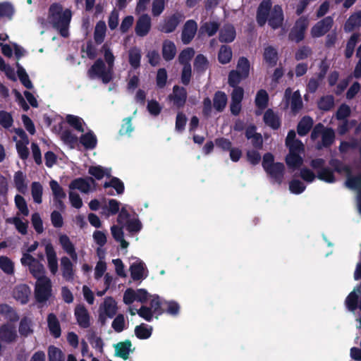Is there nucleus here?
Wrapping results in <instances>:
<instances>
[{
	"label": "nucleus",
	"mask_w": 361,
	"mask_h": 361,
	"mask_svg": "<svg viewBox=\"0 0 361 361\" xmlns=\"http://www.w3.org/2000/svg\"><path fill=\"white\" fill-rule=\"evenodd\" d=\"M283 20V13L281 7L279 5L272 6L270 0H263L257 10V21L261 26L268 21L273 29L279 27Z\"/></svg>",
	"instance_id": "nucleus-1"
},
{
	"label": "nucleus",
	"mask_w": 361,
	"mask_h": 361,
	"mask_svg": "<svg viewBox=\"0 0 361 361\" xmlns=\"http://www.w3.org/2000/svg\"><path fill=\"white\" fill-rule=\"evenodd\" d=\"M71 17V11L68 8L63 9L60 4H53L49 8V22L64 37L68 35V27Z\"/></svg>",
	"instance_id": "nucleus-2"
},
{
	"label": "nucleus",
	"mask_w": 361,
	"mask_h": 361,
	"mask_svg": "<svg viewBox=\"0 0 361 361\" xmlns=\"http://www.w3.org/2000/svg\"><path fill=\"white\" fill-rule=\"evenodd\" d=\"M251 69L250 63L245 57H240L238 60L236 69L231 71L228 74V82L231 87H235L242 80L248 78Z\"/></svg>",
	"instance_id": "nucleus-3"
},
{
	"label": "nucleus",
	"mask_w": 361,
	"mask_h": 361,
	"mask_svg": "<svg viewBox=\"0 0 361 361\" xmlns=\"http://www.w3.org/2000/svg\"><path fill=\"white\" fill-rule=\"evenodd\" d=\"M91 78H99L104 83L110 82L113 76V68H110L102 59H98L88 71Z\"/></svg>",
	"instance_id": "nucleus-4"
},
{
	"label": "nucleus",
	"mask_w": 361,
	"mask_h": 361,
	"mask_svg": "<svg viewBox=\"0 0 361 361\" xmlns=\"http://www.w3.org/2000/svg\"><path fill=\"white\" fill-rule=\"evenodd\" d=\"M337 170L341 173L343 172L346 174V186L350 189L356 190L357 192V206L361 214V176L357 177L350 176V171L349 167L346 166H342L340 168H338Z\"/></svg>",
	"instance_id": "nucleus-5"
},
{
	"label": "nucleus",
	"mask_w": 361,
	"mask_h": 361,
	"mask_svg": "<svg viewBox=\"0 0 361 361\" xmlns=\"http://www.w3.org/2000/svg\"><path fill=\"white\" fill-rule=\"evenodd\" d=\"M16 135L13 139L16 142V149L19 157L22 159H26L29 156V150L27 145L29 143V140L23 131L20 128L15 129Z\"/></svg>",
	"instance_id": "nucleus-6"
},
{
	"label": "nucleus",
	"mask_w": 361,
	"mask_h": 361,
	"mask_svg": "<svg viewBox=\"0 0 361 361\" xmlns=\"http://www.w3.org/2000/svg\"><path fill=\"white\" fill-rule=\"evenodd\" d=\"M20 262L23 266L28 267L30 273L37 280L46 277L44 276L45 270L43 264L35 257H21Z\"/></svg>",
	"instance_id": "nucleus-7"
},
{
	"label": "nucleus",
	"mask_w": 361,
	"mask_h": 361,
	"mask_svg": "<svg viewBox=\"0 0 361 361\" xmlns=\"http://www.w3.org/2000/svg\"><path fill=\"white\" fill-rule=\"evenodd\" d=\"M51 281L48 277L37 280L35 285V297L39 302L47 300L51 296Z\"/></svg>",
	"instance_id": "nucleus-8"
},
{
	"label": "nucleus",
	"mask_w": 361,
	"mask_h": 361,
	"mask_svg": "<svg viewBox=\"0 0 361 361\" xmlns=\"http://www.w3.org/2000/svg\"><path fill=\"white\" fill-rule=\"evenodd\" d=\"M117 311L116 301L112 298H106L99 307V319L105 322L107 318L113 317Z\"/></svg>",
	"instance_id": "nucleus-9"
},
{
	"label": "nucleus",
	"mask_w": 361,
	"mask_h": 361,
	"mask_svg": "<svg viewBox=\"0 0 361 361\" xmlns=\"http://www.w3.org/2000/svg\"><path fill=\"white\" fill-rule=\"evenodd\" d=\"M284 99L286 106H290L293 113L298 112L302 108V102L298 91H295L292 94L291 89L287 88L285 91Z\"/></svg>",
	"instance_id": "nucleus-10"
},
{
	"label": "nucleus",
	"mask_w": 361,
	"mask_h": 361,
	"mask_svg": "<svg viewBox=\"0 0 361 361\" xmlns=\"http://www.w3.org/2000/svg\"><path fill=\"white\" fill-rule=\"evenodd\" d=\"M320 135L322 137L324 146L331 145L334 140V132L333 130L329 128L325 129L322 125L318 124L314 127L311 134V138L316 140Z\"/></svg>",
	"instance_id": "nucleus-11"
},
{
	"label": "nucleus",
	"mask_w": 361,
	"mask_h": 361,
	"mask_svg": "<svg viewBox=\"0 0 361 361\" xmlns=\"http://www.w3.org/2000/svg\"><path fill=\"white\" fill-rule=\"evenodd\" d=\"M147 299L148 293L144 289L134 290L131 288H128L126 290L123 295V302L127 305H130L134 301L145 302Z\"/></svg>",
	"instance_id": "nucleus-12"
},
{
	"label": "nucleus",
	"mask_w": 361,
	"mask_h": 361,
	"mask_svg": "<svg viewBox=\"0 0 361 361\" xmlns=\"http://www.w3.org/2000/svg\"><path fill=\"white\" fill-rule=\"evenodd\" d=\"M333 18L326 17L317 23L311 29V35L317 38L324 35L332 27Z\"/></svg>",
	"instance_id": "nucleus-13"
},
{
	"label": "nucleus",
	"mask_w": 361,
	"mask_h": 361,
	"mask_svg": "<svg viewBox=\"0 0 361 361\" xmlns=\"http://www.w3.org/2000/svg\"><path fill=\"white\" fill-rule=\"evenodd\" d=\"M95 188V183L94 180L91 178H78L74 180L70 184V189L72 190H79L82 192L87 193L89 192Z\"/></svg>",
	"instance_id": "nucleus-14"
},
{
	"label": "nucleus",
	"mask_w": 361,
	"mask_h": 361,
	"mask_svg": "<svg viewBox=\"0 0 361 361\" xmlns=\"http://www.w3.org/2000/svg\"><path fill=\"white\" fill-rule=\"evenodd\" d=\"M286 145L289 149V153L300 154L304 152V145L300 140L295 139V133L293 130L288 133Z\"/></svg>",
	"instance_id": "nucleus-15"
},
{
	"label": "nucleus",
	"mask_w": 361,
	"mask_h": 361,
	"mask_svg": "<svg viewBox=\"0 0 361 361\" xmlns=\"http://www.w3.org/2000/svg\"><path fill=\"white\" fill-rule=\"evenodd\" d=\"M345 304L349 310L353 312L357 307L361 310V287H357L348 295Z\"/></svg>",
	"instance_id": "nucleus-16"
},
{
	"label": "nucleus",
	"mask_w": 361,
	"mask_h": 361,
	"mask_svg": "<svg viewBox=\"0 0 361 361\" xmlns=\"http://www.w3.org/2000/svg\"><path fill=\"white\" fill-rule=\"evenodd\" d=\"M45 253L47 259L48 267L51 274H56L58 271V260L56 252L50 243L45 245Z\"/></svg>",
	"instance_id": "nucleus-17"
},
{
	"label": "nucleus",
	"mask_w": 361,
	"mask_h": 361,
	"mask_svg": "<svg viewBox=\"0 0 361 361\" xmlns=\"http://www.w3.org/2000/svg\"><path fill=\"white\" fill-rule=\"evenodd\" d=\"M18 337L15 326L11 324H6L0 327V339L6 343H11Z\"/></svg>",
	"instance_id": "nucleus-18"
},
{
	"label": "nucleus",
	"mask_w": 361,
	"mask_h": 361,
	"mask_svg": "<svg viewBox=\"0 0 361 361\" xmlns=\"http://www.w3.org/2000/svg\"><path fill=\"white\" fill-rule=\"evenodd\" d=\"M59 240L63 250L70 255L73 261L76 262L78 260V255L75 246L71 241L69 237L65 234H60Z\"/></svg>",
	"instance_id": "nucleus-19"
},
{
	"label": "nucleus",
	"mask_w": 361,
	"mask_h": 361,
	"mask_svg": "<svg viewBox=\"0 0 361 361\" xmlns=\"http://www.w3.org/2000/svg\"><path fill=\"white\" fill-rule=\"evenodd\" d=\"M151 28V18L147 15H142L137 20L135 26V32L137 35L145 36Z\"/></svg>",
	"instance_id": "nucleus-20"
},
{
	"label": "nucleus",
	"mask_w": 361,
	"mask_h": 361,
	"mask_svg": "<svg viewBox=\"0 0 361 361\" xmlns=\"http://www.w3.org/2000/svg\"><path fill=\"white\" fill-rule=\"evenodd\" d=\"M197 25L194 20H188L183 27L182 32V41L184 44H188L194 37Z\"/></svg>",
	"instance_id": "nucleus-21"
},
{
	"label": "nucleus",
	"mask_w": 361,
	"mask_h": 361,
	"mask_svg": "<svg viewBox=\"0 0 361 361\" xmlns=\"http://www.w3.org/2000/svg\"><path fill=\"white\" fill-rule=\"evenodd\" d=\"M115 355L124 360L129 357V355L133 353L131 342L126 340L123 342H120L114 345Z\"/></svg>",
	"instance_id": "nucleus-22"
},
{
	"label": "nucleus",
	"mask_w": 361,
	"mask_h": 361,
	"mask_svg": "<svg viewBox=\"0 0 361 361\" xmlns=\"http://www.w3.org/2000/svg\"><path fill=\"white\" fill-rule=\"evenodd\" d=\"M61 267L63 277L66 281H72L74 278L73 264L68 257H61Z\"/></svg>",
	"instance_id": "nucleus-23"
},
{
	"label": "nucleus",
	"mask_w": 361,
	"mask_h": 361,
	"mask_svg": "<svg viewBox=\"0 0 361 361\" xmlns=\"http://www.w3.org/2000/svg\"><path fill=\"white\" fill-rule=\"evenodd\" d=\"M75 315L76 317L78 324L83 328H86L90 325V315L87 309L82 305H78L75 310Z\"/></svg>",
	"instance_id": "nucleus-24"
},
{
	"label": "nucleus",
	"mask_w": 361,
	"mask_h": 361,
	"mask_svg": "<svg viewBox=\"0 0 361 361\" xmlns=\"http://www.w3.org/2000/svg\"><path fill=\"white\" fill-rule=\"evenodd\" d=\"M182 19L183 16L181 14L177 13L173 15L165 20L163 25L161 26V30L166 33L173 32Z\"/></svg>",
	"instance_id": "nucleus-25"
},
{
	"label": "nucleus",
	"mask_w": 361,
	"mask_h": 361,
	"mask_svg": "<svg viewBox=\"0 0 361 361\" xmlns=\"http://www.w3.org/2000/svg\"><path fill=\"white\" fill-rule=\"evenodd\" d=\"M169 97L173 101L174 105L178 107L182 106L184 105L186 100V91L183 87L175 86L173 87V94Z\"/></svg>",
	"instance_id": "nucleus-26"
},
{
	"label": "nucleus",
	"mask_w": 361,
	"mask_h": 361,
	"mask_svg": "<svg viewBox=\"0 0 361 361\" xmlns=\"http://www.w3.org/2000/svg\"><path fill=\"white\" fill-rule=\"evenodd\" d=\"M235 30L231 25H225L219 32V40L222 42H231L235 38Z\"/></svg>",
	"instance_id": "nucleus-27"
},
{
	"label": "nucleus",
	"mask_w": 361,
	"mask_h": 361,
	"mask_svg": "<svg viewBox=\"0 0 361 361\" xmlns=\"http://www.w3.org/2000/svg\"><path fill=\"white\" fill-rule=\"evenodd\" d=\"M18 331L21 336L27 337L34 332V324L31 319L23 317L19 324Z\"/></svg>",
	"instance_id": "nucleus-28"
},
{
	"label": "nucleus",
	"mask_w": 361,
	"mask_h": 361,
	"mask_svg": "<svg viewBox=\"0 0 361 361\" xmlns=\"http://www.w3.org/2000/svg\"><path fill=\"white\" fill-rule=\"evenodd\" d=\"M122 226L114 225L111 227V233L116 241L120 243L122 248H127L128 243L124 239V233Z\"/></svg>",
	"instance_id": "nucleus-29"
},
{
	"label": "nucleus",
	"mask_w": 361,
	"mask_h": 361,
	"mask_svg": "<svg viewBox=\"0 0 361 361\" xmlns=\"http://www.w3.org/2000/svg\"><path fill=\"white\" fill-rule=\"evenodd\" d=\"M130 272L132 278L134 280H139L145 276V264L140 260H136V262H133L130 267Z\"/></svg>",
	"instance_id": "nucleus-30"
},
{
	"label": "nucleus",
	"mask_w": 361,
	"mask_h": 361,
	"mask_svg": "<svg viewBox=\"0 0 361 361\" xmlns=\"http://www.w3.org/2000/svg\"><path fill=\"white\" fill-rule=\"evenodd\" d=\"M361 25V11L353 13L349 17L344 25L346 32H351Z\"/></svg>",
	"instance_id": "nucleus-31"
},
{
	"label": "nucleus",
	"mask_w": 361,
	"mask_h": 361,
	"mask_svg": "<svg viewBox=\"0 0 361 361\" xmlns=\"http://www.w3.org/2000/svg\"><path fill=\"white\" fill-rule=\"evenodd\" d=\"M30 295V289L26 285L18 286L14 290V297L22 304H25L28 301Z\"/></svg>",
	"instance_id": "nucleus-32"
},
{
	"label": "nucleus",
	"mask_w": 361,
	"mask_h": 361,
	"mask_svg": "<svg viewBox=\"0 0 361 361\" xmlns=\"http://www.w3.org/2000/svg\"><path fill=\"white\" fill-rule=\"evenodd\" d=\"M14 184L16 189L22 192L25 193L27 189V183L26 180V176L21 171H17L14 175Z\"/></svg>",
	"instance_id": "nucleus-33"
},
{
	"label": "nucleus",
	"mask_w": 361,
	"mask_h": 361,
	"mask_svg": "<svg viewBox=\"0 0 361 361\" xmlns=\"http://www.w3.org/2000/svg\"><path fill=\"white\" fill-rule=\"evenodd\" d=\"M6 222L13 224L16 229L22 235H25L27 233L28 227V222L27 221H23L17 216L7 219Z\"/></svg>",
	"instance_id": "nucleus-34"
},
{
	"label": "nucleus",
	"mask_w": 361,
	"mask_h": 361,
	"mask_svg": "<svg viewBox=\"0 0 361 361\" xmlns=\"http://www.w3.org/2000/svg\"><path fill=\"white\" fill-rule=\"evenodd\" d=\"M176 53V48L173 42L171 41H164L162 47L163 57L166 61L173 59Z\"/></svg>",
	"instance_id": "nucleus-35"
},
{
	"label": "nucleus",
	"mask_w": 361,
	"mask_h": 361,
	"mask_svg": "<svg viewBox=\"0 0 361 361\" xmlns=\"http://www.w3.org/2000/svg\"><path fill=\"white\" fill-rule=\"evenodd\" d=\"M106 32V23L104 21H99L94 28V39L98 44H101L104 40Z\"/></svg>",
	"instance_id": "nucleus-36"
},
{
	"label": "nucleus",
	"mask_w": 361,
	"mask_h": 361,
	"mask_svg": "<svg viewBox=\"0 0 361 361\" xmlns=\"http://www.w3.org/2000/svg\"><path fill=\"white\" fill-rule=\"evenodd\" d=\"M48 326L51 334L56 338L61 335V328L59 322L53 314H49L47 318Z\"/></svg>",
	"instance_id": "nucleus-37"
},
{
	"label": "nucleus",
	"mask_w": 361,
	"mask_h": 361,
	"mask_svg": "<svg viewBox=\"0 0 361 361\" xmlns=\"http://www.w3.org/2000/svg\"><path fill=\"white\" fill-rule=\"evenodd\" d=\"M264 121L267 126L273 129H276L280 126L279 117L271 109L267 110L264 113Z\"/></svg>",
	"instance_id": "nucleus-38"
},
{
	"label": "nucleus",
	"mask_w": 361,
	"mask_h": 361,
	"mask_svg": "<svg viewBox=\"0 0 361 361\" xmlns=\"http://www.w3.org/2000/svg\"><path fill=\"white\" fill-rule=\"evenodd\" d=\"M284 171V166L281 163H276L271 165V167L267 171L273 178L280 183L281 181Z\"/></svg>",
	"instance_id": "nucleus-39"
},
{
	"label": "nucleus",
	"mask_w": 361,
	"mask_h": 361,
	"mask_svg": "<svg viewBox=\"0 0 361 361\" xmlns=\"http://www.w3.org/2000/svg\"><path fill=\"white\" fill-rule=\"evenodd\" d=\"M141 51L137 47H133L128 51V60L132 67L137 68L140 66Z\"/></svg>",
	"instance_id": "nucleus-40"
},
{
	"label": "nucleus",
	"mask_w": 361,
	"mask_h": 361,
	"mask_svg": "<svg viewBox=\"0 0 361 361\" xmlns=\"http://www.w3.org/2000/svg\"><path fill=\"white\" fill-rule=\"evenodd\" d=\"M152 327L145 324L137 326L135 328V334L140 339H147L152 335Z\"/></svg>",
	"instance_id": "nucleus-41"
},
{
	"label": "nucleus",
	"mask_w": 361,
	"mask_h": 361,
	"mask_svg": "<svg viewBox=\"0 0 361 361\" xmlns=\"http://www.w3.org/2000/svg\"><path fill=\"white\" fill-rule=\"evenodd\" d=\"M80 142L86 149H93L97 145V137L92 132H88L80 137Z\"/></svg>",
	"instance_id": "nucleus-42"
},
{
	"label": "nucleus",
	"mask_w": 361,
	"mask_h": 361,
	"mask_svg": "<svg viewBox=\"0 0 361 361\" xmlns=\"http://www.w3.org/2000/svg\"><path fill=\"white\" fill-rule=\"evenodd\" d=\"M231 49L226 45L221 46L218 54V60L219 63L222 64H226L231 61Z\"/></svg>",
	"instance_id": "nucleus-43"
},
{
	"label": "nucleus",
	"mask_w": 361,
	"mask_h": 361,
	"mask_svg": "<svg viewBox=\"0 0 361 361\" xmlns=\"http://www.w3.org/2000/svg\"><path fill=\"white\" fill-rule=\"evenodd\" d=\"M227 96L224 92H218L214 97V106L219 111H221L226 106Z\"/></svg>",
	"instance_id": "nucleus-44"
},
{
	"label": "nucleus",
	"mask_w": 361,
	"mask_h": 361,
	"mask_svg": "<svg viewBox=\"0 0 361 361\" xmlns=\"http://www.w3.org/2000/svg\"><path fill=\"white\" fill-rule=\"evenodd\" d=\"M286 161L288 167L295 169L302 165L303 160L300 154L297 153H288Z\"/></svg>",
	"instance_id": "nucleus-45"
},
{
	"label": "nucleus",
	"mask_w": 361,
	"mask_h": 361,
	"mask_svg": "<svg viewBox=\"0 0 361 361\" xmlns=\"http://www.w3.org/2000/svg\"><path fill=\"white\" fill-rule=\"evenodd\" d=\"M313 125V121L311 118L305 116L298 123V133L303 136L306 135Z\"/></svg>",
	"instance_id": "nucleus-46"
},
{
	"label": "nucleus",
	"mask_w": 361,
	"mask_h": 361,
	"mask_svg": "<svg viewBox=\"0 0 361 361\" xmlns=\"http://www.w3.org/2000/svg\"><path fill=\"white\" fill-rule=\"evenodd\" d=\"M49 185L55 199L57 200L61 204V200L66 197V193L63 188L59 185L58 182L54 180L50 181Z\"/></svg>",
	"instance_id": "nucleus-47"
},
{
	"label": "nucleus",
	"mask_w": 361,
	"mask_h": 361,
	"mask_svg": "<svg viewBox=\"0 0 361 361\" xmlns=\"http://www.w3.org/2000/svg\"><path fill=\"white\" fill-rule=\"evenodd\" d=\"M0 269L6 274H13L14 263L6 256H0Z\"/></svg>",
	"instance_id": "nucleus-48"
},
{
	"label": "nucleus",
	"mask_w": 361,
	"mask_h": 361,
	"mask_svg": "<svg viewBox=\"0 0 361 361\" xmlns=\"http://www.w3.org/2000/svg\"><path fill=\"white\" fill-rule=\"evenodd\" d=\"M101 52L103 54L106 65H108L110 68H114L115 56L107 44H104L102 46Z\"/></svg>",
	"instance_id": "nucleus-49"
},
{
	"label": "nucleus",
	"mask_w": 361,
	"mask_h": 361,
	"mask_svg": "<svg viewBox=\"0 0 361 361\" xmlns=\"http://www.w3.org/2000/svg\"><path fill=\"white\" fill-rule=\"evenodd\" d=\"M265 61L271 66H274L277 61V52L272 47H267L264 51Z\"/></svg>",
	"instance_id": "nucleus-50"
},
{
	"label": "nucleus",
	"mask_w": 361,
	"mask_h": 361,
	"mask_svg": "<svg viewBox=\"0 0 361 361\" xmlns=\"http://www.w3.org/2000/svg\"><path fill=\"white\" fill-rule=\"evenodd\" d=\"M98 255L100 258L99 261L97 262L95 269H94V277L96 279H100L104 274L106 270V265L105 262L102 259L103 255L102 251L100 249L97 250Z\"/></svg>",
	"instance_id": "nucleus-51"
},
{
	"label": "nucleus",
	"mask_w": 361,
	"mask_h": 361,
	"mask_svg": "<svg viewBox=\"0 0 361 361\" xmlns=\"http://www.w3.org/2000/svg\"><path fill=\"white\" fill-rule=\"evenodd\" d=\"M43 192L42 185L39 182H33L31 185V194L35 202L39 204L42 202V195Z\"/></svg>",
	"instance_id": "nucleus-52"
},
{
	"label": "nucleus",
	"mask_w": 361,
	"mask_h": 361,
	"mask_svg": "<svg viewBox=\"0 0 361 361\" xmlns=\"http://www.w3.org/2000/svg\"><path fill=\"white\" fill-rule=\"evenodd\" d=\"M0 314L5 317L6 319L15 322L18 319L17 313L7 305H0Z\"/></svg>",
	"instance_id": "nucleus-53"
},
{
	"label": "nucleus",
	"mask_w": 361,
	"mask_h": 361,
	"mask_svg": "<svg viewBox=\"0 0 361 361\" xmlns=\"http://www.w3.org/2000/svg\"><path fill=\"white\" fill-rule=\"evenodd\" d=\"M66 121L75 130L83 132L84 131V122L82 119L78 116L73 115H67Z\"/></svg>",
	"instance_id": "nucleus-54"
},
{
	"label": "nucleus",
	"mask_w": 361,
	"mask_h": 361,
	"mask_svg": "<svg viewBox=\"0 0 361 361\" xmlns=\"http://www.w3.org/2000/svg\"><path fill=\"white\" fill-rule=\"evenodd\" d=\"M17 73L18 78L20 80V82L23 83V85L27 89H32V84L31 81L29 79V77L25 71V70L19 65V63H17Z\"/></svg>",
	"instance_id": "nucleus-55"
},
{
	"label": "nucleus",
	"mask_w": 361,
	"mask_h": 361,
	"mask_svg": "<svg viewBox=\"0 0 361 361\" xmlns=\"http://www.w3.org/2000/svg\"><path fill=\"white\" fill-rule=\"evenodd\" d=\"M110 169H104L100 166H92L89 169V173L97 179L102 178L104 176H108Z\"/></svg>",
	"instance_id": "nucleus-56"
},
{
	"label": "nucleus",
	"mask_w": 361,
	"mask_h": 361,
	"mask_svg": "<svg viewBox=\"0 0 361 361\" xmlns=\"http://www.w3.org/2000/svg\"><path fill=\"white\" fill-rule=\"evenodd\" d=\"M268 102V94L266 91L261 90H259L255 98V104L260 109H263L267 106Z\"/></svg>",
	"instance_id": "nucleus-57"
},
{
	"label": "nucleus",
	"mask_w": 361,
	"mask_h": 361,
	"mask_svg": "<svg viewBox=\"0 0 361 361\" xmlns=\"http://www.w3.org/2000/svg\"><path fill=\"white\" fill-rule=\"evenodd\" d=\"M49 361H64L62 352L54 346H50L48 350Z\"/></svg>",
	"instance_id": "nucleus-58"
},
{
	"label": "nucleus",
	"mask_w": 361,
	"mask_h": 361,
	"mask_svg": "<svg viewBox=\"0 0 361 361\" xmlns=\"http://www.w3.org/2000/svg\"><path fill=\"white\" fill-rule=\"evenodd\" d=\"M358 39H359V35L353 34L351 36V37L350 38V39L348 40V42L347 43V46H346L345 52V56L347 58H350L353 55L355 47Z\"/></svg>",
	"instance_id": "nucleus-59"
},
{
	"label": "nucleus",
	"mask_w": 361,
	"mask_h": 361,
	"mask_svg": "<svg viewBox=\"0 0 361 361\" xmlns=\"http://www.w3.org/2000/svg\"><path fill=\"white\" fill-rule=\"evenodd\" d=\"M195 51L191 48L184 49L179 55V61L180 63L185 65H190L189 61L193 57Z\"/></svg>",
	"instance_id": "nucleus-60"
},
{
	"label": "nucleus",
	"mask_w": 361,
	"mask_h": 361,
	"mask_svg": "<svg viewBox=\"0 0 361 361\" xmlns=\"http://www.w3.org/2000/svg\"><path fill=\"white\" fill-rule=\"evenodd\" d=\"M13 14V8L7 2L0 3V18H11Z\"/></svg>",
	"instance_id": "nucleus-61"
},
{
	"label": "nucleus",
	"mask_w": 361,
	"mask_h": 361,
	"mask_svg": "<svg viewBox=\"0 0 361 361\" xmlns=\"http://www.w3.org/2000/svg\"><path fill=\"white\" fill-rule=\"evenodd\" d=\"M15 203L19 211L22 214L27 216L29 214V210L27 207L25 199L20 195H16L15 197Z\"/></svg>",
	"instance_id": "nucleus-62"
},
{
	"label": "nucleus",
	"mask_w": 361,
	"mask_h": 361,
	"mask_svg": "<svg viewBox=\"0 0 361 361\" xmlns=\"http://www.w3.org/2000/svg\"><path fill=\"white\" fill-rule=\"evenodd\" d=\"M334 103V97L332 96H326L319 100L318 103L319 108L328 111L333 107Z\"/></svg>",
	"instance_id": "nucleus-63"
},
{
	"label": "nucleus",
	"mask_w": 361,
	"mask_h": 361,
	"mask_svg": "<svg viewBox=\"0 0 361 361\" xmlns=\"http://www.w3.org/2000/svg\"><path fill=\"white\" fill-rule=\"evenodd\" d=\"M318 178L327 183H333L335 180L333 172L328 169H322L318 171Z\"/></svg>",
	"instance_id": "nucleus-64"
}]
</instances>
